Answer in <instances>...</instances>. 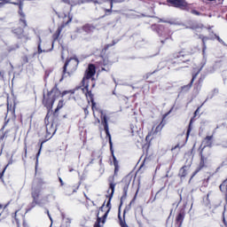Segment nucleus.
<instances>
[{
  "mask_svg": "<svg viewBox=\"0 0 227 227\" xmlns=\"http://www.w3.org/2000/svg\"><path fill=\"white\" fill-rule=\"evenodd\" d=\"M67 95L68 98H72L74 96V90H64L61 92L58 89H53L51 92L48 93V97L51 98L49 99L44 98L43 104H45V106H49V107H52L56 98H59V97H67Z\"/></svg>",
  "mask_w": 227,
  "mask_h": 227,
  "instance_id": "f257e3e1",
  "label": "nucleus"
},
{
  "mask_svg": "<svg viewBox=\"0 0 227 227\" xmlns=\"http://www.w3.org/2000/svg\"><path fill=\"white\" fill-rule=\"evenodd\" d=\"M111 212V200L107 202H104L103 205L100 207L98 215H97V222L94 224V227H102L106 224V219H107V215Z\"/></svg>",
  "mask_w": 227,
  "mask_h": 227,
  "instance_id": "f03ea898",
  "label": "nucleus"
},
{
  "mask_svg": "<svg viewBox=\"0 0 227 227\" xmlns=\"http://www.w3.org/2000/svg\"><path fill=\"white\" fill-rule=\"evenodd\" d=\"M171 6L174 8H187V2L185 0H167Z\"/></svg>",
  "mask_w": 227,
  "mask_h": 227,
  "instance_id": "7ed1b4c3",
  "label": "nucleus"
},
{
  "mask_svg": "<svg viewBox=\"0 0 227 227\" xmlns=\"http://www.w3.org/2000/svg\"><path fill=\"white\" fill-rule=\"evenodd\" d=\"M95 74H96L95 66L89 65L86 74L83 78V82L86 81V79H91V77H93V75H95Z\"/></svg>",
  "mask_w": 227,
  "mask_h": 227,
  "instance_id": "20e7f679",
  "label": "nucleus"
},
{
  "mask_svg": "<svg viewBox=\"0 0 227 227\" xmlns=\"http://www.w3.org/2000/svg\"><path fill=\"white\" fill-rule=\"evenodd\" d=\"M114 187H116V185L114 184H110V188L107 192L108 194H106V198H108V200L113 199V194H114Z\"/></svg>",
  "mask_w": 227,
  "mask_h": 227,
  "instance_id": "39448f33",
  "label": "nucleus"
},
{
  "mask_svg": "<svg viewBox=\"0 0 227 227\" xmlns=\"http://www.w3.org/2000/svg\"><path fill=\"white\" fill-rule=\"evenodd\" d=\"M100 113H101V118H103L102 123H104L105 130L106 132H109V124H107V117H106V115H104L102 112Z\"/></svg>",
  "mask_w": 227,
  "mask_h": 227,
  "instance_id": "423d86ee",
  "label": "nucleus"
},
{
  "mask_svg": "<svg viewBox=\"0 0 227 227\" xmlns=\"http://www.w3.org/2000/svg\"><path fill=\"white\" fill-rule=\"evenodd\" d=\"M62 218H63L64 224H66V226H70V223H72V220L65 216V215H62Z\"/></svg>",
  "mask_w": 227,
  "mask_h": 227,
  "instance_id": "0eeeda50",
  "label": "nucleus"
},
{
  "mask_svg": "<svg viewBox=\"0 0 227 227\" xmlns=\"http://www.w3.org/2000/svg\"><path fill=\"white\" fill-rule=\"evenodd\" d=\"M63 106H65V101L63 99H60L59 101L56 111H59V109L63 108Z\"/></svg>",
  "mask_w": 227,
  "mask_h": 227,
  "instance_id": "6e6552de",
  "label": "nucleus"
},
{
  "mask_svg": "<svg viewBox=\"0 0 227 227\" xmlns=\"http://www.w3.org/2000/svg\"><path fill=\"white\" fill-rule=\"evenodd\" d=\"M119 219H120V225L121 227H129V225H127V223H125V220L121 219V217L119 215Z\"/></svg>",
  "mask_w": 227,
  "mask_h": 227,
  "instance_id": "1a4fd4ad",
  "label": "nucleus"
},
{
  "mask_svg": "<svg viewBox=\"0 0 227 227\" xmlns=\"http://www.w3.org/2000/svg\"><path fill=\"white\" fill-rule=\"evenodd\" d=\"M91 102H92V111L95 116V111H97V104H95V101H93V99H91Z\"/></svg>",
  "mask_w": 227,
  "mask_h": 227,
  "instance_id": "9d476101",
  "label": "nucleus"
},
{
  "mask_svg": "<svg viewBox=\"0 0 227 227\" xmlns=\"http://www.w3.org/2000/svg\"><path fill=\"white\" fill-rule=\"evenodd\" d=\"M36 205H38V201L34 200V201L32 202V207H36Z\"/></svg>",
  "mask_w": 227,
  "mask_h": 227,
  "instance_id": "9b49d317",
  "label": "nucleus"
},
{
  "mask_svg": "<svg viewBox=\"0 0 227 227\" xmlns=\"http://www.w3.org/2000/svg\"><path fill=\"white\" fill-rule=\"evenodd\" d=\"M184 145H185V142L183 143L181 145H177L174 148V150L176 149V148H180V146H184Z\"/></svg>",
  "mask_w": 227,
  "mask_h": 227,
  "instance_id": "f8f14e48",
  "label": "nucleus"
},
{
  "mask_svg": "<svg viewBox=\"0 0 227 227\" xmlns=\"http://www.w3.org/2000/svg\"><path fill=\"white\" fill-rule=\"evenodd\" d=\"M180 219H182V214H179L176 218L177 221H180Z\"/></svg>",
  "mask_w": 227,
  "mask_h": 227,
  "instance_id": "ddd939ff",
  "label": "nucleus"
},
{
  "mask_svg": "<svg viewBox=\"0 0 227 227\" xmlns=\"http://www.w3.org/2000/svg\"><path fill=\"white\" fill-rule=\"evenodd\" d=\"M8 204H6L5 206H3L2 204H0V208H6Z\"/></svg>",
  "mask_w": 227,
  "mask_h": 227,
  "instance_id": "4468645a",
  "label": "nucleus"
},
{
  "mask_svg": "<svg viewBox=\"0 0 227 227\" xmlns=\"http://www.w3.org/2000/svg\"><path fill=\"white\" fill-rule=\"evenodd\" d=\"M47 214H48V216L50 217V220H51V223H52V217L51 216V214H49V211H47Z\"/></svg>",
  "mask_w": 227,
  "mask_h": 227,
  "instance_id": "2eb2a0df",
  "label": "nucleus"
},
{
  "mask_svg": "<svg viewBox=\"0 0 227 227\" xmlns=\"http://www.w3.org/2000/svg\"><path fill=\"white\" fill-rule=\"evenodd\" d=\"M4 3H13V2H11L10 0H2Z\"/></svg>",
  "mask_w": 227,
  "mask_h": 227,
  "instance_id": "dca6fc26",
  "label": "nucleus"
},
{
  "mask_svg": "<svg viewBox=\"0 0 227 227\" xmlns=\"http://www.w3.org/2000/svg\"><path fill=\"white\" fill-rule=\"evenodd\" d=\"M59 182H60L61 185H64L63 179H61V177H59Z\"/></svg>",
  "mask_w": 227,
  "mask_h": 227,
  "instance_id": "f3484780",
  "label": "nucleus"
},
{
  "mask_svg": "<svg viewBox=\"0 0 227 227\" xmlns=\"http://www.w3.org/2000/svg\"><path fill=\"white\" fill-rule=\"evenodd\" d=\"M191 132V129H188V131H187V137H186V140H187V138L189 137V133Z\"/></svg>",
  "mask_w": 227,
  "mask_h": 227,
  "instance_id": "a211bd4d",
  "label": "nucleus"
},
{
  "mask_svg": "<svg viewBox=\"0 0 227 227\" xmlns=\"http://www.w3.org/2000/svg\"><path fill=\"white\" fill-rule=\"evenodd\" d=\"M109 143H110L111 148H113V142L111 141V138H110Z\"/></svg>",
  "mask_w": 227,
  "mask_h": 227,
  "instance_id": "6ab92c4d",
  "label": "nucleus"
},
{
  "mask_svg": "<svg viewBox=\"0 0 227 227\" xmlns=\"http://www.w3.org/2000/svg\"><path fill=\"white\" fill-rule=\"evenodd\" d=\"M89 31H93V27H90V28L89 29Z\"/></svg>",
  "mask_w": 227,
  "mask_h": 227,
  "instance_id": "aec40b11",
  "label": "nucleus"
},
{
  "mask_svg": "<svg viewBox=\"0 0 227 227\" xmlns=\"http://www.w3.org/2000/svg\"><path fill=\"white\" fill-rule=\"evenodd\" d=\"M65 3H68V1H70V0H63Z\"/></svg>",
  "mask_w": 227,
  "mask_h": 227,
  "instance_id": "412c9836",
  "label": "nucleus"
},
{
  "mask_svg": "<svg viewBox=\"0 0 227 227\" xmlns=\"http://www.w3.org/2000/svg\"><path fill=\"white\" fill-rule=\"evenodd\" d=\"M68 66V63H66V65H65V68H67V67Z\"/></svg>",
  "mask_w": 227,
  "mask_h": 227,
  "instance_id": "4be33fe9",
  "label": "nucleus"
},
{
  "mask_svg": "<svg viewBox=\"0 0 227 227\" xmlns=\"http://www.w3.org/2000/svg\"><path fill=\"white\" fill-rule=\"evenodd\" d=\"M37 157H40V151H39L38 153H37Z\"/></svg>",
  "mask_w": 227,
  "mask_h": 227,
  "instance_id": "5701e85b",
  "label": "nucleus"
},
{
  "mask_svg": "<svg viewBox=\"0 0 227 227\" xmlns=\"http://www.w3.org/2000/svg\"><path fill=\"white\" fill-rule=\"evenodd\" d=\"M38 49H39V52H42V51H40V45L38 46Z\"/></svg>",
  "mask_w": 227,
  "mask_h": 227,
  "instance_id": "b1692460",
  "label": "nucleus"
},
{
  "mask_svg": "<svg viewBox=\"0 0 227 227\" xmlns=\"http://www.w3.org/2000/svg\"><path fill=\"white\" fill-rule=\"evenodd\" d=\"M111 6H113V2H110Z\"/></svg>",
  "mask_w": 227,
  "mask_h": 227,
  "instance_id": "393cba45",
  "label": "nucleus"
},
{
  "mask_svg": "<svg viewBox=\"0 0 227 227\" xmlns=\"http://www.w3.org/2000/svg\"><path fill=\"white\" fill-rule=\"evenodd\" d=\"M20 33H22V29H20Z\"/></svg>",
  "mask_w": 227,
  "mask_h": 227,
  "instance_id": "a878e982",
  "label": "nucleus"
},
{
  "mask_svg": "<svg viewBox=\"0 0 227 227\" xmlns=\"http://www.w3.org/2000/svg\"><path fill=\"white\" fill-rule=\"evenodd\" d=\"M207 139H210V137H207Z\"/></svg>",
  "mask_w": 227,
  "mask_h": 227,
  "instance_id": "bb28decb",
  "label": "nucleus"
},
{
  "mask_svg": "<svg viewBox=\"0 0 227 227\" xmlns=\"http://www.w3.org/2000/svg\"><path fill=\"white\" fill-rule=\"evenodd\" d=\"M195 113H198V110H196V112Z\"/></svg>",
  "mask_w": 227,
  "mask_h": 227,
  "instance_id": "cd10ccee",
  "label": "nucleus"
},
{
  "mask_svg": "<svg viewBox=\"0 0 227 227\" xmlns=\"http://www.w3.org/2000/svg\"><path fill=\"white\" fill-rule=\"evenodd\" d=\"M195 113H198V110H196V112Z\"/></svg>",
  "mask_w": 227,
  "mask_h": 227,
  "instance_id": "c85d7f7f",
  "label": "nucleus"
}]
</instances>
